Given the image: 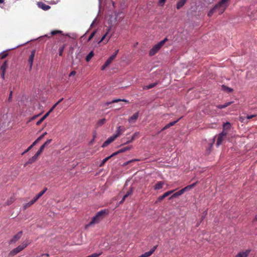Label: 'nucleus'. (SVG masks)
<instances>
[{"label":"nucleus","instance_id":"680f3d73","mask_svg":"<svg viewBox=\"0 0 257 257\" xmlns=\"http://www.w3.org/2000/svg\"><path fill=\"white\" fill-rule=\"evenodd\" d=\"M63 98L60 99L56 104H57V105L63 100Z\"/></svg>","mask_w":257,"mask_h":257},{"label":"nucleus","instance_id":"2eb2a0df","mask_svg":"<svg viewBox=\"0 0 257 257\" xmlns=\"http://www.w3.org/2000/svg\"><path fill=\"white\" fill-rule=\"evenodd\" d=\"M133 188H130V189L127 191L126 193L123 196L122 200L120 201V203H122L125 199L129 196L131 195L133 193Z\"/></svg>","mask_w":257,"mask_h":257},{"label":"nucleus","instance_id":"603ef678","mask_svg":"<svg viewBox=\"0 0 257 257\" xmlns=\"http://www.w3.org/2000/svg\"><path fill=\"white\" fill-rule=\"evenodd\" d=\"M246 119V117L240 116L239 117V120L241 122H245V120Z\"/></svg>","mask_w":257,"mask_h":257},{"label":"nucleus","instance_id":"7c9ffc66","mask_svg":"<svg viewBox=\"0 0 257 257\" xmlns=\"http://www.w3.org/2000/svg\"><path fill=\"white\" fill-rule=\"evenodd\" d=\"M157 83L155 82V83L150 84L147 86H144L143 87V89H149L152 88L154 87L155 86H156L157 85Z\"/></svg>","mask_w":257,"mask_h":257},{"label":"nucleus","instance_id":"e2e57ef3","mask_svg":"<svg viewBox=\"0 0 257 257\" xmlns=\"http://www.w3.org/2000/svg\"><path fill=\"white\" fill-rule=\"evenodd\" d=\"M7 56V54H4L2 56V59H4L6 57V56Z\"/></svg>","mask_w":257,"mask_h":257},{"label":"nucleus","instance_id":"f8f14e48","mask_svg":"<svg viewBox=\"0 0 257 257\" xmlns=\"http://www.w3.org/2000/svg\"><path fill=\"white\" fill-rule=\"evenodd\" d=\"M37 6L39 8H41L44 11H47L51 8L50 6L46 5L42 2H38Z\"/></svg>","mask_w":257,"mask_h":257},{"label":"nucleus","instance_id":"774afa93","mask_svg":"<svg viewBox=\"0 0 257 257\" xmlns=\"http://www.w3.org/2000/svg\"><path fill=\"white\" fill-rule=\"evenodd\" d=\"M255 219L256 220H257V215H256L255 216Z\"/></svg>","mask_w":257,"mask_h":257},{"label":"nucleus","instance_id":"6ab92c4d","mask_svg":"<svg viewBox=\"0 0 257 257\" xmlns=\"http://www.w3.org/2000/svg\"><path fill=\"white\" fill-rule=\"evenodd\" d=\"M138 116H139V112L135 113L131 117H130L128 118V122L130 123L135 122L138 119Z\"/></svg>","mask_w":257,"mask_h":257},{"label":"nucleus","instance_id":"0e129e2a","mask_svg":"<svg viewBox=\"0 0 257 257\" xmlns=\"http://www.w3.org/2000/svg\"><path fill=\"white\" fill-rule=\"evenodd\" d=\"M38 156H38V154H35L34 155V157H35V158H36V159H37V158H38Z\"/></svg>","mask_w":257,"mask_h":257},{"label":"nucleus","instance_id":"a878e982","mask_svg":"<svg viewBox=\"0 0 257 257\" xmlns=\"http://www.w3.org/2000/svg\"><path fill=\"white\" fill-rule=\"evenodd\" d=\"M231 127V124L229 122H226L224 123L223 125V131H226V130H228Z\"/></svg>","mask_w":257,"mask_h":257},{"label":"nucleus","instance_id":"79ce46f5","mask_svg":"<svg viewBox=\"0 0 257 257\" xmlns=\"http://www.w3.org/2000/svg\"><path fill=\"white\" fill-rule=\"evenodd\" d=\"M35 145H33V143L22 154V155H24V154L28 152L30 150L32 149V148Z\"/></svg>","mask_w":257,"mask_h":257},{"label":"nucleus","instance_id":"393cba45","mask_svg":"<svg viewBox=\"0 0 257 257\" xmlns=\"http://www.w3.org/2000/svg\"><path fill=\"white\" fill-rule=\"evenodd\" d=\"M52 141V139L48 140L43 145L41 146L39 149L43 151L44 148L49 144H50L51 143Z\"/></svg>","mask_w":257,"mask_h":257},{"label":"nucleus","instance_id":"69168bd1","mask_svg":"<svg viewBox=\"0 0 257 257\" xmlns=\"http://www.w3.org/2000/svg\"><path fill=\"white\" fill-rule=\"evenodd\" d=\"M42 255H45L47 257L49 256V254L48 253H45V254H42Z\"/></svg>","mask_w":257,"mask_h":257},{"label":"nucleus","instance_id":"6e6552de","mask_svg":"<svg viewBox=\"0 0 257 257\" xmlns=\"http://www.w3.org/2000/svg\"><path fill=\"white\" fill-rule=\"evenodd\" d=\"M36 53V50H33L31 51V55H30L28 59V63L30 64V70H31L33 65V62L34 59V57Z\"/></svg>","mask_w":257,"mask_h":257},{"label":"nucleus","instance_id":"de8ad7c7","mask_svg":"<svg viewBox=\"0 0 257 257\" xmlns=\"http://www.w3.org/2000/svg\"><path fill=\"white\" fill-rule=\"evenodd\" d=\"M232 103V101H229V102H227L225 103V104H223V105H224L225 107H226L229 106L230 105H231Z\"/></svg>","mask_w":257,"mask_h":257},{"label":"nucleus","instance_id":"5701e85b","mask_svg":"<svg viewBox=\"0 0 257 257\" xmlns=\"http://www.w3.org/2000/svg\"><path fill=\"white\" fill-rule=\"evenodd\" d=\"M187 0H180L176 4V8L177 10L180 9L186 3Z\"/></svg>","mask_w":257,"mask_h":257},{"label":"nucleus","instance_id":"c03bdc74","mask_svg":"<svg viewBox=\"0 0 257 257\" xmlns=\"http://www.w3.org/2000/svg\"><path fill=\"white\" fill-rule=\"evenodd\" d=\"M166 0H159L158 4L160 6H163L165 3L166 2Z\"/></svg>","mask_w":257,"mask_h":257},{"label":"nucleus","instance_id":"e433bc0d","mask_svg":"<svg viewBox=\"0 0 257 257\" xmlns=\"http://www.w3.org/2000/svg\"><path fill=\"white\" fill-rule=\"evenodd\" d=\"M66 45H63L62 47H60L59 49V56H62L63 52L64 51V50L65 49Z\"/></svg>","mask_w":257,"mask_h":257},{"label":"nucleus","instance_id":"5fc2aeb1","mask_svg":"<svg viewBox=\"0 0 257 257\" xmlns=\"http://www.w3.org/2000/svg\"><path fill=\"white\" fill-rule=\"evenodd\" d=\"M157 247V246H154L153 247V248H152V249H151L150 250V251H152V253H154V252L155 251V250L156 249Z\"/></svg>","mask_w":257,"mask_h":257},{"label":"nucleus","instance_id":"9b49d317","mask_svg":"<svg viewBox=\"0 0 257 257\" xmlns=\"http://www.w3.org/2000/svg\"><path fill=\"white\" fill-rule=\"evenodd\" d=\"M116 138V136H115L114 135H113L112 136L109 137L107 139L106 141H105L104 143L103 144L102 147H105L107 146L108 145L113 142L115 139Z\"/></svg>","mask_w":257,"mask_h":257},{"label":"nucleus","instance_id":"f257e3e1","mask_svg":"<svg viewBox=\"0 0 257 257\" xmlns=\"http://www.w3.org/2000/svg\"><path fill=\"white\" fill-rule=\"evenodd\" d=\"M107 213L108 211L105 209L101 210L98 212L92 218L91 221L85 225V228L87 229L94 224L99 223L100 221L104 218L105 216L107 214Z\"/></svg>","mask_w":257,"mask_h":257},{"label":"nucleus","instance_id":"a211bd4d","mask_svg":"<svg viewBox=\"0 0 257 257\" xmlns=\"http://www.w3.org/2000/svg\"><path fill=\"white\" fill-rule=\"evenodd\" d=\"M47 190V188L45 187L44 189L40 192L37 195H36L34 198V201H36L39 199Z\"/></svg>","mask_w":257,"mask_h":257},{"label":"nucleus","instance_id":"aec40b11","mask_svg":"<svg viewBox=\"0 0 257 257\" xmlns=\"http://www.w3.org/2000/svg\"><path fill=\"white\" fill-rule=\"evenodd\" d=\"M164 184V183L163 181L158 182L154 186V190H157L162 189L163 187Z\"/></svg>","mask_w":257,"mask_h":257},{"label":"nucleus","instance_id":"4be33fe9","mask_svg":"<svg viewBox=\"0 0 257 257\" xmlns=\"http://www.w3.org/2000/svg\"><path fill=\"white\" fill-rule=\"evenodd\" d=\"M119 101H123V102H126V103H128V101L126 100V99H115L112 100L110 102H106V105H108L110 104H111V103H113L118 102H119Z\"/></svg>","mask_w":257,"mask_h":257},{"label":"nucleus","instance_id":"c85d7f7f","mask_svg":"<svg viewBox=\"0 0 257 257\" xmlns=\"http://www.w3.org/2000/svg\"><path fill=\"white\" fill-rule=\"evenodd\" d=\"M36 201H34V199L29 201L28 203H25L24 206V209H26V208L30 207L32 205H33Z\"/></svg>","mask_w":257,"mask_h":257},{"label":"nucleus","instance_id":"7ed1b4c3","mask_svg":"<svg viewBox=\"0 0 257 257\" xmlns=\"http://www.w3.org/2000/svg\"><path fill=\"white\" fill-rule=\"evenodd\" d=\"M168 41L167 38H165L162 41L156 44L149 51V55L151 56H154L164 45L166 42Z\"/></svg>","mask_w":257,"mask_h":257},{"label":"nucleus","instance_id":"c9c22d12","mask_svg":"<svg viewBox=\"0 0 257 257\" xmlns=\"http://www.w3.org/2000/svg\"><path fill=\"white\" fill-rule=\"evenodd\" d=\"M14 200H15L14 197H11L9 199H8V200L6 202V205H11V204H12L13 203Z\"/></svg>","mask_w":257,"mask_h":257},{"label":"nucleus","instance_id":"3c124183","mask_svg":"<svg viewBox=\"0 0 257 257\" xmlns=\"http://www.w3.org/2000/svg\"><path fill=\"white\" fill-rule=\"evenodd\" d=\"M76 71H74H74H71V72L70 73V74H69V77H71V76H74V75H75L76 74Z\"/></svg>","mask_w":257,"mask_h":257},{"label":"nucleus","instance_id":"a19ab883","mask_svg":"<svg viewBox=\"0 0 257 257\" xmlns=\"http://www.w3.org/2000/svg\"><path fill=\"white\" fill-rule=\"evenodd\" d=\"M96 33V31H94L89 36L88 40H87V42H89L90 41L92 38L94 36L95 34Z\"/></svg>","mask_w":257,"mask_h":257},{"label":"nucleus","instance_id":"1a4fd4ad","mask_svg":"<svg viewBox=\"0 0 257 257\" xmlns=\"http://www.w3.org/2000/svg\"><path fill=\"white\" fill-rule=\"evenodd\" d=\"M132 148V146H127V147H124L123 148L119 149L117 151L113 153V154H112V156H115L120 153H123L124 152L128 151V150H131Z\"/></svg>","mask_w":257,"mask_h":257},{"label":"nucleus","instance_id":"20e7f679","mask_svg":"<svg viewBox=\"0 0 257 257\" xmlns=\"http://www.w3.org/2000/svg\"><path fill=\"white\" fill-rule=\"evenodd\" d=\"M227 7V4L222 3V2L220 1L214 6V8L216 10V11L218 12L219 15H221L225 11Z\"/></svg>","mask_w":257,"mask_h":257},{"label":"nucleus","instance_id":"f03ea898","mask_svg":"<svg viewBox=\"0 0 257 257\" xmlns=\"http://www.w3.org/2000/svg\"><path fill=\"white\" fill-rule=\"evenodd\" d=\"M29 244L30 242L28 241L23 242L22 244L19 245L18 247L11 250L9 253V256H15L26 248Z\"/></svg>","mask_w":257,"mask_h":257},{"label":"nucleus","instance_id":"58836bf2","mask_svg":"<svg viewBox=\"0 0 257 257\" xmlns=\"http://www.w3.org/2000/svg\"><path fill=\"white\" fill-rule=\"evenodd\" d=\"M62 32L61 31H59V30H54V31H53L51 32V35L52 36H53V35H55L56 34H60Z\"/></svg>","mask_w":257,"mask_h":257},{"label":"nucleus","instance_id":"4c0bfd02","mask_svg":"<svg viewBox=\"0 0 257 257\" xmlns=\"http://www.w3.org/2000/svg\"><path fill=\"white\" fill-rule=\"evenodd\" d=\"M216 12V10L214 8H212L211 10H210V11L208 13V16L210 17L212 16V15L215 13Z\"/></svg>","mask_w":257,"mask_h":257},{"label":"nucleus","instance_id":"ea45409f","mask_svg":"<svg viewBox=\"0 0 257 257\" xmlns=\"http://www.w3.org/2000/svg\"><path fill=\"white\" fill-rule=\"evenodd\" d=\"M109 30H110L109 28L107 29L106 33H105V34L104 36H103V37L101 38V40L99 41V43L102 42L104 40L105 38L106 37L107 33H108Z\"/></svg>","mask_w":257,"mask_h":257},{"label":"nucleus","instance_id":"052dcab7","mask_svg":"<svg viewBox=\"0 0 257 257\" xmlns=\"http://www.w3.org/2000/svg\"><path fill=\"white\" fill-rule=\"evenodd\" d=\"M229 1V0H221V2H222V3H225L227 4V2H228Z\"/></svg>","mask_w":257,"mask_h":257},{"label":"nucleus","instance_id":"2f4dec72","mask_svg":"<svg viewBox=\"0 0 257 257\" xmlns=\"http://www.w3.org/2000/svg\"><path fill=\"white\" fill-rule=\"evenodd\" d=\"M106 122V119L105 118H102L98 121L96 123L97 127L100 126L104 124Z\"/></svg>","mask_w":257,"mask_h":257},{"label":"nucleus","instance_id":"09e8293b","mask_svg":"<svg viewBox=\"0 0 257 257\" xmlns=\"http://www.w3.org/2000/svg\"><path fill=\"white\" fill-rule=\"evenodd\" d=\"M57 106V104H55L54 105V106L49 110V111L48 112H47V113H49V115L50 114V113L53 110V109H54V108Z\"/></svg>","mask_w":257,"mask_h":257},{"label":"nucleus","instance_id":"a18cd8bd","mask_svg":"<svg viewBox=\"0 0 257 257\" xmlns=\"http://www.w3.org/2000/svg\"><path fill=\"white\" fill-rule=\"evenodd\" d=\"M12 96H13V92L11 91L10 92V95H9V98L8 99V102H11L12 101Z\"/></svg>","mask_w":257,"mask_h":257},{"label":"nucleus","instance_id":"cd10ccee","mask_svg":"<svg viewBox=\"0 0 257 257\" xmlns=\"http://www.w3.org/2000/svg\"><path fill=\"white\" fill-rule=\"evenodd\" d=\"M138 135H139V133H138V132L135 133L132 136L131 139L130 140H128L125 143H124V144H127L130 143H132L136 138V137H137L138 136Z\"/></svg>","mask_w":257,"mask_h":257},{"label":"nucleus","instance_id":"ddd939ff","mask_svg":"<svg viewBox=\"0 0 257 257\" xmlns=\"http://www.w3.org/2000/svg\"><path fill=\"white\" fill-rule=\"evenodd\" d=\"M125 130V128L124 126H119L117 128L116 133L114 135L115 136H116V138L121 135Z\"/></svg>","mask_w":257,"mask_h":257},{"label":"nucleus","instance_id":"0eeeda50","mask_svg":"<svg viewBox=\"0 0 257 257\" xmlns=\"http://www.w3.org/2000/svg\"><path fill=\"white\" fill-rule=\"evenodd\" d=\"M23 232L22 231L19 232L17 234L15 235L10 240L9 243H14L16 242L21 237Z\"/></svg>","mask_w":257,"mask_h":257},{"label":"nucleus","instance_id":"bb28decb","mask_svg":"<svg viewBox=\"0 0 257 257\" xmlns=\"http://www.w3.org/2000/svg\"><path fill=\"white\" fill-rule=\"evenodd\" d=\"M49 116V113H46L40 120H39L36 124L39 125L48 116Z\"/></svg>","mask_w":257,"mask_h":257},{"label":"nucleus","instance_id":"338daca9","mask_svg":"<svg viewBox=\"0 0 257 257\" xmlns=\"http://www.w3.org/2000/svg\"><path fill=\"white\" fill-rule=\"evenodd\" d=\"M4 2V0H0V4H3Z\"/></svg>","mask_w":257,"mask_h":257},{"label":"nucleus","instance_id":"dca6fc26","mask_svg":"<svg viewBox=\"0 0 257 257\" xmlns=\"http://www.w3.org/2000/svg\"><path fill=\"white\" fill-rule=\"evenodd\" d=\"M250 252V250L249 249L246 250L244 251L240 252L236 255L235 257H247Z\"/></svg>","mask_w":257,"mask_h":257},{"label":"nucleus","instance_id":"8fccbe9b","mask_svg":"<svg viewBox=\"0 0 257 257\" xmlns=\"http://www.w3.org/2000/svg\"><path fill=\"white\" fill-rule=\"evenodd\" d=\"M109 65L106 64L105 62V63L103 64V65L101 67V70H104L107 67H108Z\"/></svg>","mask_w":257,"mask_h":257},{"label":"nucleus","instance_id":"b1692460","mask_svg":"<svg viewBox=\"0 0 257 257\" xmlns=\"http://www.w3.org/2000/svg\"><path fill=\"white\" fill-rule=\"evenodd\" d=\"M183 194V192H182L181 189L179 191L173 194V195L169 198V199H171L173 198L177 197Z\"/></svg>","mask_w":257,"mask_h":257},{"label":"nucleus","instance_id":"13d9d810","mask_svg":"<svg viewBox=\"0 0 257 257\" xmlns=\"http://www.w3.org/2000/svg\"><path fill=\"white\" fill-rule=\"evenodd\" d=\"M42 151L39 149L36 154H38V155L39 156L42 153Z\"/></svg>","mask_w":257,"mask_h":257},{"label":"nucleus","instance_id":"39448f33","mask_svg":"<svg viewBox=\"0 0 257 257\" xmlns=\"http://www.w3.org/2000/svg\"><path fill=\"white\" fill-rule=\"evenodd\" d=\"M227 135V132L222 131L221 133H220L217 136L216 146L217 147L219 146L223 142V141L225 140Z\"/></svg>","mask_w":257,"mask_h":257},{"label":"nucleus","instance_id":"6e6d98bb","mask_svg":"<svg viewBox=\"0 0 257 257\" xmlns=\"http://www.w3.org/2000/svg\"><path fill=\"white\" fill-rule=\"evenodd\" d=\"M139 161V160H137V159L132 160H131V161H128V162L125 164V165H127V164H128L130 162H134V161Z\"/></svg>","mask_w":257,"mask_h":257},{"label":"nucleus","instance_id":"f704fd0d","mask_svg":"<svg viewBox=\"0 0 257 257\" xmlns=\"http://www.w3.org/2000/svg\"><path fill=\"white\" fill-rule=\"evenodd\" d=\"M37 159L35 158V157H34V156L30 158L29 160L27 161V162L25 164V165L28 164H31L35 162Z\"/></svg>","mask_w":257,"mask_h":257},{"label":"nucleus","instance_id":"c756f323","mask_svg":"<svg viewBox=\"0 0 257 257\" xmlns=\"http://www.w3.org/2000/svg\"><path fill=\"white\" fill-rule=\"evenodd\" d=\"M47 134V133L45 132L43 133L42 135H41L39 138H38L36 141H35L33 143V145H36L39 141H40L41 140H42L43 137Z\"/></svg>","mask_w":257,"mask_h":257},{"label":"nucleus","instance_id":"49530a36","mask_svg":"<svg viewBox=\"0 0 257 257\" xmlns=\"http://www.w3.org/2000/svg\"><path fill=\"white\" fill-rule=\"evenodd\" d=\"M256 115H247L246 117V119H251L254 117H255Z\"/></svg>","mask_w":257,"mask_h":257},{"label":"nucleus","instance_id":"423d86ee","mask_svg":"<svg viewBox=\"0 0 257 257\" xmlns=\"http://www.w3.org/2000/svg\"><path fill=\"white\" fill-rule=\"evenodd\" d=\"M174 192V190H170L168 192H165L163 195L159 196L157 200L156 201V203L161 202L165 197L168 196L170 194H172Z\"/></svg>","mask_w":257,"mask_h":257},{"label":"nucleus","instance_id":"473e14b6","mask_svg":"<svg viewBox=\"0 0 257 257\" xmlns=\"http://www.w3.org/2000/svg\"><path fill=\"white\" fill-rule=\"evenodd\" d=\"M113 156H112V154H111L110 156H108V157H107L105 158V159H104L102 161V162H101V164L99 165V167H102V166H103V165H104V164H105V163H106V162H107V161L109 159H110L111 157H113Z\"/></svg>","mask_w":257,"mask_h":257},{"label":"nucleus","instance_id":"4d7b16f0","mask_svg":"<svg viewBox=\"0 0 257 257\" xmlns=\"http://www.w3.org/2000/svg\"><path fill=\"white\" fill-rule=\"evenodd\" d=\"M223 87H225V86L224 85L222 86ZM225 88H226V89H227V90L229 91V92H231L232 91V89L230 88H229V87H225Z\"/></svg>","mask_w":257,"mask_h":257},{"label":"nucleus","instance_id":"4468645a","mask_svg":"<svg viewBox=\"0 0 257 257\" xmlns=\"http://www.w3.org/2000/svg\"><path fill=\"white\" fill-rule=\"evenodd\" d=\"M118 52V50H117L113 55L109 57V58L106 61L105 63L109 65L115 58Z\"/></svg>","mask_w":257,"mask_h":257},{"label":"nucleus","instance_id":"72a5a7b5","mask_svg":"<svg viewBox=\"0 0 257 257\" xmlns=\"http://www.w3.org/2000/svg\"><path fill=\"white\" fill-rule=\"evenodd\" d=\"M94 56V53L93 51H91L86 57L85 60L86 62H89L92 57Z\"/></svg>","mask_w":257,"mask_h":257},{"label":"nucleus","instance_id":"37998d69","mask_svg":"<svg viewBox=\"0 0 257 257\" xmlns=\"http://www.w3.org/2000/svg\"><path fill=\"white\" fill-rule=\"evenodd\" d=\"M152 251H149L148 252H146L145 253H144L145 257H149L152 254Z\"/></svg>","mask_w":257,"mask_h":257},{"label":"nucleus","instance_id":"412c9836","mask_svg":"<svg viewBox=\"0 0 257 257\" xmlns=\"http://www.w3.org/2000/svg\"><path fill=\"white\" fill-rule=\"evenodd\" d=\"M180 118L177 119V120L176 121H172V122H170V123L167 124L161 130V131H163L168 128H169L170 127L172 126H173L174 125H175L180 119Z\"/></svg>","mask_w":257,"mask_h":257},{"label":"nucleus","instance_id":"9d476101","mask_svg":"<svg viewBox=\"0 0 257 257\" xmlns=\"http://www.w3.org/2000/svg\"><path fill=\"white\" fill-rule=\"evenodd\" d=\"M8 64L7 62L5 61L1 67V70L2 71L1 76L3 79H5V71L8 68Z\"/></svg>","mask_w":257,"mask_h":257},{"label":"nucleus","instance_id":"864d4df0","mask_svg":"<svg viewBox=\"0 0 257 257\" xmlns=\"http://www.w3.org/2000/svg\"><path fill=\"white\" fill-rule=\"evenodd\" d=\"M216 107L218 108H219V109H223V108H225L224 105H223V104H219V105H218L216 106Z\"/></svg>","mask_w":257,"mask_h":257},{"label":"nucleus","instance_id":"bf43d9fd","mask_svg":"<svg viewBox=\"0 0 257 257\" xmlns=\"http://www.w3.org/2000/svg\"><path fill=\"white\" fill-rule=\"evenodd\" d=\"M40 114H38V115H34V116L32 117V119H35L36 117H37L38 116H39Z\"/></svg>","mask_w":257,"mask_h":257},{"label":"nucleus","instance_id":"f3484780","mask_svg":"<svg viewBox=\"0 0 257 257\" xmlns=\"http://www.w3.org/2000/svg\"><path fill=\"white\" fill-rule=\"evenodd\" d=\"M197 184V182H196L195 183H193L192 184L188 185L187 186L181 189L182 192H183V193H184V192L188 191L193 188Z\"/></svg>","mask_w":257,"mask_h":257}]
</instances>
